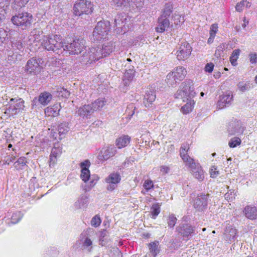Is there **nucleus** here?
Segmentation results:
<instances>
[{
	"mask_svg": "<svg viewBox=\"0 0 257 257\" xmlns=\"http://www.w3.org/2000/svg\"><path fill=\"white\" fill-rule=\"evenodd\" d=\"M42 46L48 51H52L57 54L67 50L71 55L80 54L85 48V41L82 39L74 40L72 43L65 45L60 35L44 36L41 42Z\"/></svg>",
	"mask_w": 257,
	"mask_h": 257,
	"instance_id": "1",
	"label": "nucleus"
},
{
	"mask_svg": "<svg viewBox=\"0 0 257 257\" xmlns=\"http://www.w3.org/2000/svg\"><path fill=\"white\" fill-rule=\"evenodd\" d=\"M196 95L192 81L190 80H185L182 82L179 89L175 94V97L181 99L185 102L189 99H192Z\"/></svg>",
	"mask_w": 257,
	"mask_h": 257,
	"instance_id": "2",
	"label": "nucleus"
},
{
	"mask_svg": "<svg viewBox=\"0 0 257 257\" xmlns=\"http://www.w3.org/2000/svg\"><path fill=\"white\" fill-rule=\"evenodd\" d=\"M172 5L167 4L165 5L162 15L158 18V25L156 30L157 32L163 33L169 28L170 23L169 17L172 13Z\"/></svg>",
	"mask_w": 257,
	"mask_h": 257,
	"instance_id": "3",
	"label": "nucleus"
},
{
	"mask_svg": "<svg viewBox=\"0 0 257 257\" xmlns=\"http://www.w3.org/2000/svg\"><path fill=\"white\" fill-rule=\"evenodd\" d=\"M11 21L14 25L26 30L31 25L33 16L27 12L19 13L12 17Z\"/></svg>",
	"mask_w": 257,
	"mask_h": 257,
	"instance_id": "4",
	"label": "nucleus"
},
{
	"mask_svg": "<svg viewBox=\"0 0 257 257\" xmlns=\"http://www.w3.org/2000/svg\"><path fill=\"white\" fill-rule=\"evenodd\" d=\"M92 5L89 1L79 0L73 6V14L79 17H82L84 15H88L92 12Z\"/></svg>",
	"mask_w": 257,
	"mask_h": 257,
	"instance_id": "5",
	"label": "nucleus"
},
{
	"mask_svg": "<svg viewBox=\"0 0 257 257\" xmlns=\"http://www.w3.org/2000/svg\"><path fill=\"white\" fill-rule=\"evenodd\" d=\"M109 23L108 22H99L93 32V41H100L106 38L109 31Z\"/></svg>",
	"mask_w": 257,
	"mask_h": 257,
	"instance_id": "6",
	"label": "nucleus"
},
{
	"mask_svg": "<svg viewBox=\"0 0 257 257\" xmlns=\"http://www.w3.org/2000/svg\"><path fill=\"white\" fill-rule=\"evenodd\" d=\"M25 108L24 101L21 98H11L7 110L12 115L22 112Z\"/></svg>",
	"mask_w": 257,
	"mask_h": 257,
	"instance_id": "7",
	"label": "nucleus"
},
{
	"mask_svg": "<svg viewBox=\"0 0 257 257\" xmlns=\"http://www.w3.org/2000/svg\"><path fill=\"white\" fill-rule=\"evenodd\" d=\"M192 48L186 41L182 42L179 45L178 50L176 52L177 58L179 60H185L190 56Z\"/></svg>",
	"mask_w": 257,
	"mask_h": 257,
	"instance_id": "8",
	"label": "nucleus"
},
{
	"mask_svg": "<svg viewBox=\"0 0 257 257\" xmlns=\"http://www.w3.org/2000/svg\"><path fill=\"white\" fill-rule=\"evenodd\" d=\"M84 60L88 63H91L99 59L104 57V54L101 51L100 47H92L89 51L83 55Z\"/></svg>",
	"mask_w": 257,
	"mask_h": 257,
	"instance_id": "9",
	"label": "nucleus"
},
{
	"mask_svg": "<svg viewBox=\"0 0 257 257\" xmlns=\"http://www.w3.org/2000/svg\"><path fill=\"white\" fill-rule=\"evenodd\" d=\"M227 130L230 135H239L242 134L244 127L240 121L234 120L229 123Z\"/></svg>",
	"mask_w": 257,
	"mask_h": 257,
	"instance_id": "10",
	"label": "nucleus"
},
{
	"mask_svg": "<svg viewBox=\"0 0 257 257\" xmlns=\"http://www.w3.org/2000/svg\"><path fill=\"white\" fill-rule=\"evenodd\" d=\"M120 179L119 174L117 173H113L109 175L105 179V182L108 184L107 186V190L112 191L114 190Z\"/></svg>",
	"mask_w": 257,
	"mask_h": 257,
	"instance_id": "11",
	"label": "nucleus"
},
{
	"mask_svg": "<svg viewBox=\"0 0 257 257\" xmlns=\"http://www.w3.org/2000/svg\"><path fill=\"white\" fill-rule=\"evenodd\" d=\"M178 234L184 237H188L195 231V227L188 224H183L176 228Z\"/></svg>",
	"mask_w": 257,
	"mask_h": 257,
	"instance_id": "12",
	"label": "nucleus"
},
{
	"mask_svg": "<svg viewBox=\"0 0 257 257\" xmlns=\"http://www.w3.org/2000/svg\"><path fill=\"white\" fill-rule=\"evenodd\" d=\"M52 99V94L47 91L41 93L38 98L35 97L33 101V105H36L37 102L45 106L48 105Z\"/></svg>",
	"mask_w": 257,
	"mask_h": 257,
	"instance_id": "13",
	"label": "nucleus"
},
{
	"mask_svg": "<svg viewBox=\"0 0 257 257\" xmlns=\"http://www.w3.org/2000/svg\"><path fill=\"white\" fill-rule=\"evenodd\" d=\"M233 99V95L230 93L224 94L220 96L219 99L217 103V107L219 109L223 108L230 105Z\"/></svg>",
	"mask_w": 257,
	"mask_h": 257,
	"instance_id": "14",
	"label": "nucleus"
},
{
	"mask_svg": "<svg viewBox=\"0 0 257 257\" xmlns=\"http://www.w3.org/2000/svg\"><path fill=\"white\" fill-rule=\"evenodd\" d=\"M126 16L124 13L118 15L115 18L114 23L115 30L117 32L120 33L122 31L123 29H125V25L126 22Z\"/></svg>",
	"mask_w": 257,
	"mask_h": 257,
	"instance_id": "15",
	"label": "nucleus"
},
{
	"mask_svg": "<svg viewBox=\"0 0 257 257\" xmlns=\"http://www.w3.org/2000/svg\"><path fill=\"white\" fill-rule=\"evenodd\" d=\"M40 61L35 58L30 59L26 65V70L30 73H37L40 72L41 66L40 65Z\"/></svg>",
	"mask_w": 257,
	"mask_h": 257,
	"instance_id": "16",
	"label": "nucleus"
},
{
	"mask_svg": "<svg viewBox=\"0 0 257 257\" xmlns=\"http://www.w3.org/2000/svg\"><path fill=\"white\" fill-rule=\"evenodd\" d=\"M90 165V163L88 160H85L80 164L81 168L80 177L84 182H86L90 178V174L88 169Z\"/></svg>",
	"mask_w": 257,
	"mask_h": 257,
	"instance_id": "17",
	"label": "nucleus"
},
{
	"mask_svg": "<svg viewBox=\"0 0 257 257\" xmlns=\"http://www.w3.org/2000/svg\"><path fill=\"white\" fill-rule=\"evenodd\" d=\"M207 204V195L201 194L194 200V206L198 210H202Z\"/></svg>",
	"mask_w": 257,
	"mask_h": 257,
	"instance_id": "18",
	"label": "nucleus"
},
{
	"mask_svg": "<svg viewBox=\"0 0 257 257\" xmlns=\"http://www.w3.org/2000/svg\"><path fill=\"white\" fill-rule=\"evenodd\" d=\"M116 150L112 146H109L106 149L102 150L98 156L99 160L101 161L107 160L116 153Z\"/></svg>",
	"mask_w": 257,
	"mask_h": 257,
	"instance_id": "19",
	"label": "nucleus"
},
{
	"mask_svg": "<svg viewBox=\"0 0 257 257\" xmlns=\"http://www.w3.org/2000/svg\"><path fill=\"white\" fill-rule=\"evenodd\" d=\"M171 73H173L174 77L180 82L185 77L187 74V71L183 67L178 66L174 69Z\"/></svg>",
	"mask_w": 257,
	"mask_h": 257,
	"instance_id": "20",
	"label": "nucleus"
},
{
	"mask_svg": "<svg viewBox=\"0 0 257 257\" xmlns=\"http://www.w3.org/2000/svg\"><path fill=\"white\" fill-rule=\"evenodd\" d=\"M190 171L194 177L198 180V181L201 182L204 180L205 177L204 172L199 164L191 170H190Z\"/></svg>",
	"mask_w": 257,
	"mask_h": 257,
	"instance_id": "21",
	"label": "nucleus"
},
{
	"mask_svg": "<svg viewBox=\"0 0 257 257\" xmlns=\"http://www.w3.org/2000/svg\"><path fill=\"white\" fill-rule=\"evenodd\" d=\"M156 99L155 92L152 89H149L146 92L144 98V103L146 107H150Z\"/></svg>",
	"mask_w": 257,
	"mask_h": 257,
	"instance_id": "22",
	"label": "nucleus"
},
{
	"mask_svg": "<svg viewBox=\"0 0 257 257\" xmlns=\"http://www.w3.org/2000/svg\"><path fill=\"white\" fill-rule=\"evenodd\" d=\"M77 112L78 115L82 117H88L93 113L90 104L84 105L80 107Z\"/></svg>",
	"mask_w": 257,
	"mask_h": 257,
	"instance_id": "23",
	"label": "nucleus"
},
{
	"mask_svg": "<svg viewBox=\"0 0 257 257\" xmlns=\"http://www.w3.org/2000/svg\"><path fill=\"white\" fill-rule=\"evenodd\" d=\"M60 107V104H55L53 106L46 108L45 109V113L46 115L48 116H56L59 114Z\"/></svg>",
	"mask_w": 257,
	"mask_h": 257,
	"instance_id": "24",
	"label": "nucleus"
},
{
	"mask_svg": "<svg viewBox=\"0 0 257 257\" xmlns=\"http://www.w3.org/2000/svg\"><path fill=\"white\" fill-rule=\"evenodd\" d=\"M135 70L134 66H132L131 68L126 70L124 74L123 81L125 85H127L133 80L135 74Z\"/></svg>",
	"mask_w": 257,
	"mask_h": 257,
	"instance_id": "25",
	"label": "nucleus"
},
{
	"mask_svg": "<svg viewBox=\"0 0 257 257\" xmlns=\"http://www.w3.org/2000/svg\"><path fill=\"white\" fill-rule=\"evenodd\" d=\"M131 137L127 135H123L116 140L115 144L118 149L126 147L130 142Z\"/></svg>",
	"mask_w": 257,
	"mask_h": 257,
	"instance_id": "26",
	"label": "nucleus"
},
{
	"mask_svg": "<svg viewBox=\"0 0 257 257\" xmlns=\"http://www.w3.org/2000/svg\"><path fill=\"white\" fill-rule=\"evenodd\" d=\"M245 216L250 219H254L257 217V209L255 207L247 206L244 208Z\"/></svg>",
	"mask_w": 257,
	"mask_h": 257,
	"instance_id": "27",
	"label": "nucleus"
},
{
	"mask_svg": "<svg viewBox=\"0 0 257 257\" xmlns=\"http://www.w3.org/2000/svg\"><path fill=\"white\" fill-rule=\"evenodd\" d=\"M237 230L235 228L231 226H229L226 228L225 230V237L227 241H231L234 240L236 235Z\"/></svg>",
	"mask_w": 257,
	"mask_h": 257,
	"instance_id": "28",
	"label": "nucleus"
},
{
	"mask_svg": "<svg viewBox=\"0 0 257 257\" xmlns=\"http://www.w3.org/2000/svg\"><path fill=\"white\" fill-rule=\"evenodd\" d=\"M61 153L62 148L59 146H55L53 148L50 155V165L55 164L57 157L59 156Z\"/></svg>",
	"mask_w": 257,
	"mask_h": 257,
	"instance_id": "29",
	"label": "nucleus"
},
{
	"mask_svg": "<svg viewBox=\"0 0 257 257\" xmlns=\"http://www.w3.org/2000/svg\"><path fill=\"white\" fill-rule=\"evenodd\" d=\"M106 101L104 98H98L92 102L90 105L94 112L95 111L100 110L105 105Z\"/></svg>",
	"mask_w": 257,
	"mask_h": 257,
	"instance_id": "30",
	"label": "nucleus"
},
{
	"mask_svg": "<svg viewBox=\"0 0 257 257\" xmlns=\"http://www.w3.org/2000/svg\"><path fill=\"white\" fill-rule=\"evenodd\" d=\"M131 0H111V5L116 9L127 7Z\"/></svg>",
	"mask_w": 257,
	"mask_h": 257,
	"instance_id": "31",
	"label": "nucleus"
},
{
	"mask_svg": "<svg viewBox=\"0 0 257 257\" xmlns=\"http://www.w3.org/2000/svg\"><path fill=\"white\" fill-rule=\"evenodd\" d=\"M43 32L38 29H34L31 32V34L30 36L29 41H30V44H31V42H38L40 40L41 35H42Z\"/></svg>",
	"mask_w": 257,
	"mask_h": 257,
	"instance_id": "32",
	"label": "nucleus"
},
{
	"mask_svg": "<svg viewBox=\"0 0 257 257\" xmlns=\"http://www.w3.org/2000/svg\"><path fill=\"white\" fill-rule=\"evenodd\" d=\"M113 46L112 42H109L104 44L100 49L104 54V56H108L113 50Z\"/></svg>",
	"mask_w": 257,
	"mask_h": 257,
	"instance_id": "33",
	"label": "nucleus"
},
{
	"mask_svg": "<svg viewBox=\"0 0 257 257\" xmlns=\"http://www.w3.org/2000/svg\"><path fill=\"white\" fill-rule=\"evenodd\" d=\"M165 81L169 87H175L179 83V80L176 79L171 72L167 74Z\"/></svg>",
	"mask_w": 257,
	"mask_h": 257,
	"instance_id": "34",
	"label": "nucleus"
},
{
	"mask_svg": "<svg viewBox=\"0 0 257 257\" xmlns=\"http://www.w3.org/2000/svg\"><path fill=\"white\" fill-rule=\"evenodd\" d=\"M187 101V103L181 108V111L184 114H187L191 112L194 104V101L192 99H189Z\"/></svg>",
	"mask_w": 257,
	"mask_h": 257,
	"instance_id": "35",
	"label": "nucleus"
},
{
	"mask_svg": "<svg viewBox=\"0 0 257 257\" xmlns=\"http://www.w3.org/2000/svg\"><path fill=\"white\" fill-rule=\"evenodd\" d=\"M158 243V242H153L148 244L150 256L155 257L157 253H159Z\"/></svg>",
	"mask_w": 257,
	"mask_h": 257,
	"instance_id": "36",
	"label": "nucleus"
},
{
	"mask_svg": "<svg viewBox=\"0 0 257 257\" xmlns=\"http://www.w3.org/2000/svg\"><path fill=\"white\" fill-rule=\"evenodd\" d=\"M237 86L240 91L244 92L252 88L253 85L252 83H251L249 82L245 83L240 82L238 84Z\"/></svg>",
	"mask_w": 257,
	"mask_h": 257,
	"instance_id": "37",
	"label": "nucleus"
},
{
	"mask_svg": "<svg viewBox=\"0 0 257 257\" xmlns=\"http://www.w3.org/2000/svg\"><path fill=\"white\" fill-rule=\"evenodd\" d=\"M184 163H185L186 166L190 168V170L193 169V168L195 167L198 164L196 163L194 160L191 158L189 156H186V157L183 158L182 159Z\"/></svg>",
	"mask_w": 257,
	"mask_h": 257,
	"instance_id": "38",
	"label": "nucleus"
},
{
	"mask_svg": "<svg viewBox=\"0 0 257 257\" xmlns=\"http://www.w3.org/2000/svg\"><path fill=\"white\" fill-rule=\"evenodd\" d=\"M250 7L249 2L247 1H242L238 3L235 6V10L237 12H241L245 7L248 8Z\"/></svg>",
	"mask_w": 257,
	"mask_h": 257,
	"instance_id": "39",
	"label": "nucleus"
},
{
	"mask_svg": "<svg viewBox=\"0 0 257 257\" xmlns=\"http://www.w3.org/2000/svg\"><path fill=\"white\" fill-rule=\"evenodd\" d=\"M69 130V127L68 126V123L67 122L61 123L58 127V131L60 136L66 134Z\"/></svg>",
	"mask_w": 257,
	"mask_h": 257,
	"instance_id": "40",
	"label": "nucleus"
},
{
	"mask_svg": "<svg viewBox=\"0 0 257 257\" xmlns=\"http://www.w3.org/2000/svg\"><path fill=\"white\" fill-rule=\"evenodd\" d=\"M189 149L190 148L188 144L185 143L182 145L180 150V155L182 159H183V158L186 157V156L187 157L189 156L187 154V153Z\"/></svg>",
	"mask_w": 257,
	"mask_h": 257,
	"instance_id": "41",
	"label": "nucleus"
},
{
	"mask_svg": "<svg viewBox=\"0 0 257 257\" xmlns=\"http://www.w3.org/2000/svg\"><path fill=\"white\" fill-rule=\"evenodd\" d=\"M240 53V50L239 49L234 50L230 57V61L231 64L233 66H235L237 64L236 61L238 58Z\"/></svg>",
	"mask_w": 257,
	"mask_h": 257,
	"instance_id": "42",
	"label": "nucleus"
},
{
	"mask_svg": "<svg viewBox=\"0 0 257 257\" xmlns=\"http://www.w3.org/2000/svg\"><path fill=\"white\" fill-rule=\"evenodd\" d=\"M30 0H14L13 8L16 10L24 7Z\"/></svg>",
	"mask_w": 257,
	"mask_h": 257,
	"instance_id": "43",
	"label": "nucleus"
},
{
	"mask_svg": "<svg viewBox=\"0 0 257 257\" xmlns=\"http://www.w3.org/2000/svg\"><path fill=\"white\" fill-rule=\"evenodd\" d=\"M151 212L152 215V218L155 219L156 216L160 213V206L158 203L153 204L151 208Z\"/></svg>",
	"mask_w": 257,
	"mask_h": 257,
	"instance_id": "44",
	"label": "nucleus"
},
{
	"mask_svg": "<svg viewBox=\"0 0 257 257\" xmlns=\"http://www.w3.org/2000/svg\"><path fill=\"white\" fill-rule=\"evenodd\" d=\"M26 160L24 157H20L14 163V166L17 169H21L22 167L26 165Z\"/></svg>",
	"mask_w": 257,
	"mask_h": 257,
	"instance_id": "45",
	"label": "nucleus"
},
{
	"mask_svg": "<svg viewBox=\"0 0 257 257\" xmlns=\"http://www.w3.org/2000/svg\"><path fill=\"white\" fill-rule=\"evenodd\" d=\"M58 97L67 98L70 95V92L66 89L64 88H59L57 91Z\"/></svg>",
	"mask_w": 257,
	"mask_h": 257,
	"instance_id": "46",
	"label": "nucleus"
},
{
	"mask_svg": "<svg viewBox=\"0 0 257 257\" xmlns=\"http://www.w3.org/2000/svg\"><path fill=\"white\" fill-rule=\"evenodd\" d=\"M241 140L238 137H234L230 139L228 145L230 148H235L240 145Z\"/></svg>",
	"mask_w": 257,
	"mask_h": 257,
	"instance_id": "47",
	"label": "nucleus"
},
{
	"mask_svg": "<svg viewBox=\"0 0 257 257\" xmlns=\"http://www.w3.org/2000/svg\"><path fill=\"white\" fill-rule=\"evenodd\" d=\"M173 21L176 25H180L184 22V17H182L180 15L175 14L173 17Z\"/></svg>",
	"mask_w": 257,
	"mask_h": 257,
	"instance_id": "48",
	"label": "nucleus"
},
{
	"mask_svg": "<svg viewBox=\"0 0 257 257\" xmlns=\"http://www.w3.org/2000/svg\"><path fill=\"white\" fill-rule=\"evenodd\" d=\"M176 221L177 218L174 215H170L167 219V223L168 226L171 228L173 227L176 223Z\"/></svg>",
	"mask_w": 257,
	"mask_h": 257,
	"instance_id": "49",
	"label": "nucleus"
},
{
	"mask_svg": "<svg viewBox=\"0 0 257 257\" xmlns=\"http://www.w3.org/2000/svg\"><path fill=\"white\" fill-rule=\"evenodd\" d=\"M101 222V221L100 217L97 215H95L92 218L91 221V224L92 226L97 227L100 225Z\"/></svg>",
	"mask_w": 257,
	"mask_h": 257,
	"instance_id": "50",
	"label": "nucleus"
},
{
	"mask_svg": "<svg viewBox=\"0 0 257 257\" xmlns=\"http://www.w3.org/2000/svg\"><path fill=\"white\" fill-rule=\"evenodd\" d=\"M143 187L147 191L154 188V185L153 181L151 180H147L145 181Z\"/></svg>",
	"mask_w": 257,
	"mask_h": 257,
	"instance_id": "51",
	"label": "nucleus"
},
{
	"mask_svg": "<svg viewBox=\"0 0 257 257\" xmlns=\"http://www.w3.org/2000/svg\"><path fill=\"white\" fill-rule=\"evenodd\" d=\"M229 191L230 192H228L226 193L225 194L224 197L227 200L231 201L235 199V193L234 190H232V191L230 190Z\"/></svg>",
	"mask_w": 257,
	"mask_h": 257,
	"instance_id": "52",
	"label": "nucleus"
},
{
	"mask_svg": "<svg viewBox=\"0 0 257 257\" xmlns=\"http://www.w3.org/2000/svg\"><path fill=\"white\" fill-rule=\"evenodd\" d=\"M8 35L6 30L3 29H0V45L3 43Z\"/></svg>",
	"mask_w": 257,
	"mask_h": 257,
	"instance_id": "53",
	"label": "nucleus"
},
{
	"mask_svg": "<svg viewBox=\"0 0 257 257\" xmlns=\"http://www.w3.org/2000/svg\"><path fill=\"white\" fill-rule=\"evenodd\" d=\"M20 212H16L13 214L12 216V222L13 223H17L21 218Z\"/></svg>",
	"mask_w": 257,
	"mask_h": 257,
	"instance_id": "54",
	"label": "nucleus"
},
{
	"mask_svg": "<svg viewBox=\"0 0 257 257\" xmlns=\"http://www.w3.org/2000/svg\"><path fill=\"white\" fill-rule=\"evenodd\" d=\"M160 171L163 175L169 173L170 168L169 166L162 165L160 167Z\"/></svg>",
	"mask_w": 257,
	"mask_h": 257,
	"instance_id": "55",
	"label": "nucleus"
},
{
	"mask_svg": "<svg viewBox=\"0 0 257 257\" xmlns=\"http://www.w3.org/2000/svg\"><path fill=\"white\" fill-rule=\"evenodd\" d=\"M112 257H122V253L118 248H114L111 251Z\"/></svg>",
	"mask_w": 257,
	"mask_h": 257,
	"instance_id": "56",
	"label": "nucleus"
},
{
	"mask_svg": "<svg viewBox=\"0 0 257 257\" xmlns=\"http://www.w3.org/2000/svg\"><path fill=\"white\" fill-rule=\"evenodd\" d=\"M218 31V26L216 24H212L210 29V35L215 36V34Z\"/></svg>",
	"mask_w": 257,
	"mask_h": 257,
	"instance_id": "57",
	"label": "nucleus"
},
{
	"mask_svg": "<svg viewBox=\"0 0 257 257\" xmlns=\"http://www.w3.org/2000/svg\"><path fill=\"white\" fill-rule=\"evenodd\" d=\"M13 45L19 50H21L25 46V43L21 40H16L15 42L13 43Z\"/></svg>",
	"mask_w": 257,
	"mask_h": 257,
	"instance_id": "58",
	"label": "nucleus"
},
{
	"mask_svg": "<svg viewBox=\"0 0 257 257\" xmlns=\"http://www.w3.org/2000/svg\"><path fill=\"white\" fill-rule=\"evenodd\" d=\"M92 245V241L90 240V239H89V238H86V239H85L83 243V245L84 246V247H88V250L89 251H90L91 250V248H92V247L90 246V247H89L90 246H91Z\"/></svg>",
	"mask_w": 257,
	"mask_h": 257,
	"instance_id": "59",
	"label": "nucleus"
},
{
	"mask_svg": "<svg viewBox=\"0 0 257 257\" xmlns=\"http://www.w3.org/2000/svg\"><path fill=\"white\" fill-rule=\"evenodd\" d=\"M216 168L215 166H212L210 170V176L212 178L216 177L218 174V171H216Z\"/></svg>",
	"mask_w": 257,
	"mask_h": 257,
	"instance_id": "60",
	"label": "nucleus"
},
{
	"mask_svg": "<svg viewBox=\"0 0 257 257\" xmlns=\"http://www.w3.org/2000/svg\"><path fill=\"white\" fill-rule=\"evenodd\" d=\"M214 68V64L212 63H207L205 67V71L209 73L211 72Z\"/></svg>",
	"mask_w": 257,
	"mask_h": 257,
	"instance_id": "61",
	"label": "nucleus"
},
{
	"mask_svg": "<svg viewBox=\"0 0 257 257\" xmlns=\"http://www.w3.org/2000/svg\"><path fill=\"white\" fill-rule=\"evenodd\" d=\"M250 62L253 63H256L257 62V54L256 53H250L249 54Z\"/></svg>",
	"mask_w": 257,
	"mask_h": 257,
	"instance_id": "62",
	"label": "nucleus"
},
{
	"mask_svg": "<svg viewBox=\"0 0 257 257\" xmlns=\"http://www.w3.org/2000/svg\"><path fill=\"white\" fill-rule=\"evenodd\" d=\"M6 14V10L4 7L0 6V22L5 19Z\"/></svg>",
	"mask_w": 257,
	"mask_h": 257,
	"instance_id": "63",
	"label": "nucleus"
},
{
	"mask_svg": "<svg viewBox=\"0 0 257 257\" xmlns=\"http://www.w3.org/2000/svg\"><path fill=\"white\" fill-rule=\"evenodd\" d=\"M214 37H215V36H212L211 35H210V37L208 39V43L210 44V43H212Z\"/></svg>",
	"mask_w": 257,
	"mask_h": 257,
	"instance_id": "64",
	"label": "nucleus"
}]
</instances>
